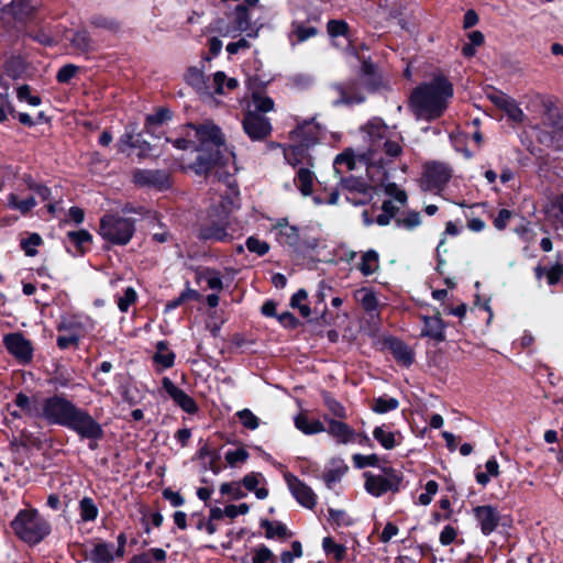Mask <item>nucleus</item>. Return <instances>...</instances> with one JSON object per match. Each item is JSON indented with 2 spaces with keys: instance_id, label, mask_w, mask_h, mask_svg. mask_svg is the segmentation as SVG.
<instances>
[{
  "instance_id": "nucleus-1",
  "label": "nucleus",
  "mask_w": 563,
  "mask_h": 563,
  "mask_svg": "<svg viewBox=\"0 0 563 563\" xmlns=\"http://www.w3.org/2000/svg\"><path fill=\"white\" fill-rule=\"evenodd\" d=\"M217 190L220 192V200L212 207L208 220L201 224L199 239L228 243L238 233L231 213L236 207L239 191L230 179L225 183L219 181Z\"/></svg>"
},
{
  "instance_id": "nucleus-2",
  "label": "nucleus",
  "mask_w": 563,
  "mask_h": 563,
  "mask_svg": "<svg viewBox=\"0 0 563 563\" xmlns=\"http://www.w3.org/2000/svg\"><path fill=\"white\" fill-rule=\"evenodd\" d=\"M186 135L188 137L195 136L199 142V145L196 147L199 154L192 166L199 175L210 173L218 165H228L233 157V154L224 146L220 129L211 122L200 125H188Z\"/></svg>"
},
{
  "instance_id": "nucleus-3",
  "label": "nucleus",
  "mask_w": 563,
  "mask_h": 563,
  "mask_svg": "<svg viewBox=\"0 0 563 563\" xmlns=\"http://www.w3.org/2000/svg\"><path fill=\"white\" fill-rule=\"evenodd\" d=\"M452 96V85L443 76H437L412 91L410 108L418 120L431 121L443 114Z\"/></svg>"
},
{
  "instance_id": "nucleus-4",
  "label": "nucleus",
  "mask_w": 563,
  "mask_h": 563,
  "mask_svg": "<svg viewBox=\"0 0 563 563\" xmlns=\"http://www.w3.org/2000/svg\"><path fill=\"white\" fill-rule=\"evenodd\" d=\"M364 132L369 146L366 152L358 154V158L368 167H383L386 164L383 154L393 158L401 153V146L393 139L391 131L380 119L374 118L368 121Z\"/></svg>"
},
{
  "instance_id": "nucleus-5",
  "label": "nucleus",
  "mask_w": 563,
  "mask_h": 563,
  "mask_svg": "<svg viewBox=\"0 0 563 563\" xmlns=\"http://www.w3.org/2000/svg\"><path fill=\"white\" fill-rule=\"evenodd\" d=\"M320 126L313 120L303 121L289 133L291 144L284 147V157L288 164H311V157L307 150L314 145L320 137Z\"/></svg>"
},
{
  "instance_id": "nucleus-6",
  "label": "nucleus",
  "mask_w": 563,
  "mask_h": 563,
  "mask_svg": "<svg viewBox=\"0 0 563 563\" xmlns=\"http://www.w3.org/2000/svg\"><path fill=\"white\" fill-rule=\"evenodd\" d=\"M15 536L29 544L41 542L49 532L48 522L35 509H22L11 521Z\"/></svg>"
},
{
  "instance_id": "nucleus-7",
  "label": "nucleus",
  "mask_w": 563,
  "mask_h": 563,
  "mask_svg": "<svg viewBox=\"0 0 563 563\" xmlns=\"http://www.w3.org/2000/svg\"><path fill=\"white\" fill-rule=\"evenodd\" d=\"M135 232L134 221L119 214H106L100 220L99 234L114 245L128 244Z\"/></svg>"
},
{
  "instance_id": "nucleus-8",
  "label": "nucleus",
  "mask_w": 563,
  "mask_h": 563,
  "mask_svg": "<svg viewBox=\"0 0 563 563\" xmlns=\"http://www.w3.org/2000/svg\"><path fill=\"white\" fill-rule=\"evenodd\" d=\"M364 478L365 490L374 497H380L387 493H398L404 481L402 474L391 467L385 468L380 474L365 472Z\"/></svg>"
},
{
  "instance_id": "nucleus-9",
  "label": "nucleus",
  "mask_w": 563,
  "mask_h": 563,
  "mask_svg": "<svg viewBox=\"0 0 563 563\" xmlns=\"http://www.w3.org/2000/svg\"><path fill=\"white\" fill-rule=\"evenodd\" d=\"M76 405L60 395L43 398L41 419L51 424L66 427Z\"/></svg>"
},
{
  "instance_id": "nucleus-10",
  "label": "nucleus",
  "mask_w": 563,
  "mask_h": 563,
  "mask_svg": "<svg viewBox=\"0 0 563 563\" xmlns=\"http://www.w3.org/2000/svg\"><path fill=\"white\" fill-rule=\"evenodd\" d=\"M65 428L76 432L82 439L96 441L103 437L101 424L86 410L78 408L77 406Z\"/></svg>"
},
{
  "instance_id": "nucleus-11",
  "label": "nucleus",
  "mask_w": 563,
  "mask_h": 563,
  "mask_svg": "<svg viewBox=\"0 0 563 563\" xmlns=\"http://www.w3.org/2000/svg\"><path fill=\"white\" fill-rule=\"evenodd\" d=\"M3 344L8 352L20 363L27 364L32 361L34 351L32 342L21 332L5 334Z\"/></svg>"
},
{
  "instance_id": "nucleus-12",
  "label": "nucleus",
  "mask_w": 563,
  "mask_h": 563,
  "mask_svg": "<svg viewBox=\"0 0 563 563\" xmlns=\"http://www.w3.org/2000/svg\"><path fill=\"white\" fill-rule=\"evenodd\" d=\"M243 130L252 141H261L271 134L272 125L269 120L251 108L246 109L243 119Z\"/></svg>"
},
{
  "instance_id": "nucleus-13",
  "label": "nucleus",
  "mask_w": 563,
  "mask_h": 563,
  "mask_svg": "<svg viewBox=\"0 0 563 563\" xmlns=\"http://www.w3.org/2000/svg\"><path fill=\"white\" fill-rule=\"evenodd\" d=\"M216 30L222 36L235 37L242 32L251 30V18L245 7L238 5L232 22L224 24L222 21L217 22Z\"/></svg>"
},
{
  "instance_id": "nucleus-14",
  "label": "nucleus",
  "mask_w": 563,
  "mask_h": 563,
  "mask_svg": "<svg viewBox=\"0 0 563 563\" xmlns=\"http://www.w3.org/2000/svg\"><path fill=\"white\" fill-rule=\"evenodd\" d=\"M318 15H309L306 21L294 19L290 23V29L288 32V41L291 46H296L300 43L308 41L311 37H314L318 34V29L309 23L312 21H318Z\"/></svg>"
},
{
  "instance_id": "nucleus-15",
  "label": "nucleus",
  "mask_w": 563,
  "mask_h": 563,
  "mask_svg": "<svg viewBox=\"0 0 563 563\" xmlns=\"http://www.w3.org/2000/svg\"><path fill=\"white\" fill-rule=\"evenodd\" d=\"M487 98L501 111L506 113L509 120L521 123L525 120V113L519 108L515 99L503 91L495 90L487 95Z\"/></svg>"
},
{
  "instance_id": "nucleus-16",
  "label": "nucleus",
  "mask_w": 563,
  "mask_h": 563,
  "mask_svg": "<svg viewBox=\"0 0 563 563\" xmlns=\"http://www.w3.org/2000/svg\"><path fill=\"white\" fill-rule=\"evenodd\" d=\"M285 481L291 495L300 505L309 509L316 506L317 497L309 486L289 473L285 474Z\"/></svg>"
},
{
  "instance_id": "nucleus-17",
  "label": "nucleus",
  "mask_w": 563,
  "mask_h": 563,
  "mask_svg": "<svg viewBox=\"0 0 563 563\" xmlns=\"http://www.w3.org/2000/svg\"><path fill=\"white\" fill-rule=\"evenodd\" d=\"M451 178V168L443 163H430L424 170V186L429 190L442 188Z\"/></svg>"
},
{
  "instance_id": "nucleus-18",
  "label": "nucleus",
  "mask_w": 563,
  "mask_h": 563,
  "mask_svg": "<svg viewBox=\"0 0 563 563\" xmlns=\"http://www.w3.org/2000/svg\"><path fill=\"white\" fill-rule=\"evenodd\" d=\"M332 89L338 95V98L335 100H333V103L335 106H339V104L351 106V104H355V103H361L365 99L357 82H355V81L336 84L332 87Z\"/></svg>"
},
{
  "instance_id": "nucleus-19",
  "label": "nucleus",
  "mask_w": 563,
  "mask_h": 563,
  "mask_svg": "<svg viewBox=\"0 0 563 563\" xmlns=\"http://www.w3.org/2000/svg\"><path fill=\"white\" fill-rule=\"evenodd\" d=\"M162 387L184 411L195 413L198 410L196 401L183 389L178 388L168 377L162 379Z\"/></svg>"
},
{
  "instance_id": "nucleus-20",
  "label": "nucleus",
  "mask_w": 563,
  "mask_h": 563,
  "mask_svg": "<svg viewBox=\"0 0 563 563\" xmlns=\"http://www.w3.org/2000/svg\"><path fill=\"white\" fill-rule=\"evenodd\" d=\"M133 180L139 186L157 189H164L169 186V176L163 170L137 169L133 174Z\"/></svg>"
},
{
  "instance_id": "nucleus-21",
  "label": "nucleus",
  "mask_w": 563,
  "mask_h": 563,
  "mask_svg": "<svg viewBox=\"0 0 563 563\" xmlns=\"http://www.w3.org/2000/svg\"><path fill=\"white\" fill-rule=\"evenodd\" d=\"M327 422L324 432H328L338 443L349 444L356 441L357 433L346 423L324 417Z\"/></svg>"
},
{
  "instance_id": "nucleus-22",
  "label": "nucleus",
  "mask_w": 563,
  "mask_h": 563,
  "mask_svg": "<svg viewBox=\"0 0 563 563\" xmlns=\"http://www.w3.org/2000/svg\"><path fill=\"white\" fill-rule=\"evenodd\" d=\"M474 516L485 536L490 534L497 527L500 520L498 510L489 505L478 506L474 508Z\"/></svg>"
},
{
  "instance_id": "nucleus-23",
  "label": "nucleus",
  "mask_w": 563,
  "mask_h": 563,
  "mask_svg": "<svg viewBox=\"0 0 563 563\" xmlns=\"http://www.w3.org/2000/svg\"><path fill=\"white\" fill-rule=\"evenodd\" d=\"M119 555L115 545L108 542H97L87 552V559L92 563H112Z\"/></svg>"
},
{
  "instance_id": "nucleus-24",
  "label": "nucleus",
  "mask_w": 563,
  "mask_h": 563,
  "mask_svg": "<svg viewBox=\"0 0 563 563\" xmlns=\"http://www.w3.org/2000/svg\"><path fill=\"white\" fill-rule=\"evenodd\" d=\"M423 329L421 336L429 338L435 342H443L445 340V324L439 314L432 317H422Z\"/></svg>"
},
{
  "instance_id": "nucleus-25",
  "label": "nucleus",
  "mask_w": 563,
  "mask_h": 563,
  "mask_svg": "<svg viewBox=\"0 0 563 563\" xmlns=\"http://www.w3.org/2000/svg\"><path fill=\"white\" fill-rule=\"evenodd\" d=\"M186 82L191 86L200 96L211 97L212 90L210 80L206 79L205 74L198 67L188 68L185 75Z\"/></svg>"
},
{
  "instance_id": "nucleus-26",
  "label": "nucleus",
  "mask_w": 563,
  "mask_h": 563,
  "mask_svg": "<svg viewBox=\"0 0 563 563\" xmlns=\"http://www.w3.org/2000/svg\"><path fill=\"white\" fill-rule=\"evenodd\" d=\"M342 186L349 190L346 200L353 205H363L372 197L371 190L355 179H344Z\"/></svg>"
},
{
  "instance_id": "nucleus-27",
  "label": "nucleus",
  "mask_w": 563,
  "mask_h": 563,
  "mask_svg": "<svg viewBox=\"0 0 563 563\" xmlns=\"http://www.w3.org/2000/svg\"><path fill=\"white\" fill-rule=\"evenodd\" d=\"M276 239L280 244L296 246L299 241V231L295 225H290L286 219H280L274 224Z\"/></svg>"
},
{
  "instance_id": "nucleus-28",
  "label": "nucleus",
  "mask_w": 563,
  "mask_h": 563,
  "mask_svg": "<svg viewBox=\"0 0 563 563\" xmlns=\"http://www.w3.org/2000/svg\"><path fill=\"white\" fill-rule=\"evenodd\" d=\"M42 400L43 398L35 396L29 397L20 393L16 395L14 404L21 409L22 415L41 419Z\"/></svg>"
},
{
  "instance_id": "nucleus-29",
  "label": "nucleus",
  "mask_w": 563,
  "mask_h": 563,
  "mask_svg": "<svg viewBox=\"0 0 563 563\" xmlns=\"http://www.w3.org/2000/svg\"><path fill=\"white\" fill-rule=\"evenodd\" d=\"M373 437L385 450H393L398 446L402 440L400 432H394L386 426L376 427L373 430Z\"/></svg>"
},
{
  "instance_id": "nucleus-30",
  "label": "nucleus",
  "mask_w": 563,
  "mask_h": 563,
  "mask_svg": "<svg viewBox=\"0 0 563 563\" xmlns=\"http://www.w3.org/2000/svg\"><path fill=\"white\" fill-rule=\"evenodd\" d=\"M175 353L168 349L165 341H159L156 344V352L153 355V362L157 372H163L170 368L175 363Z\"/></svg>"
},
{
  "instance_id": "nucleus-31",
  "label": "nucleus",
  "mask_w": 563,
  "mask_h": 563,
  "mask_svg": "<svg viewBox=\"0 0 563 563\" xmlns=\"http://www.w3.org/2000/svg\"><path fill=\"white\" fill-rule=\"evenodd\" d=\"M354 296L357 302H360L363 309L366 311V313H368L371 317L378 316L379 303L373 290L369 288H361L355 291Z\"/></svg>"
},
{
  "instance_id": "nucleus-32",
  "label": "nucleus",
  "mask_w": 563,
  "mask_h": 563,
  "mask_svg": "<svg viewBox=\"0 0 563 563\" xmlns=\"http://www.w3.org/2000/svg\"><path fill=\"white\" fill-rule=\"evenodd\" d=\"M303 165V164H301ZM305 165H308L305 163ZM316 176L312 170H310L306 166H300L297 170L295 177V184L303 196H309L312 194V186L314 183Z\"/></svg>"
},
{
  "instance_id": "nucleus-33",
  "label": "nucleus",
  "mask_w": 563,
  "mask_h": 563,
  "mask_svg": "<svg viewBox=\"0 0 563 563\" xmlns=\"http://www.w3.org/2000/svg\"><path fill=\"white\" fill-rule=\"evenodd\" d=\"M238 80L235 78H228L223 71H217L213 74L212 80L210 81L212 95H224L229 91L234 90L238 87Z\"/></svg>"
},
{
  "instance_id": "nucleus-34",
  "label": "nucleus",
  "mask_w": 563,
  "mask_h": 563,
  "mask_svg": "<svg viewBox=\"0 0 563 563\" xmlns=\"http://www.w3.org/2000/svg\"><path fill=\"white\" fill-rule=\"evenodd\" d=\"M388 347L398 363L402 364L404 366H409L412 364L413 353L408 345L398 340H390Z\"/></svg>"
},
{
  "instance_id": "nucleus-35",
  "label": "nucleus",
  "mask_w": 563,
  "mask_h": 563,
  "mask_svg": "<svg viewBox=\"0 0 563 563\" xmlns=\"http://www.w3.org/2000/svg\"><path fill=\"white\" fill-rule=\"evenodd\" d=\"M7 206L8 208L18 210L21 214L25 216L36 206V200L34 197L19 199L18 195L11 192L7 196Z\"/></svg>"
},
{
  "instance_id": "nucleus-36",
  "label": "nucleus",
  "mask_w": 563,
  "mask_h": 563,
  "mask_svg": "<svg viewBox=\"0 0 563 563\" xmlns=\"http://www.w3.org/2000/svg\"><path fill=\"white\" fill-rule=\"evenodd\" d=\"M295 426L305 434H317L324 432L325 427L319 420H310L308 417L299 415L295 419Z\"/></svg>"
},
{
  "instance_id": "nucleus-37",
  "label": "nucleus",
  "mask_w": 563,
  "mask_h": 563,
  "mask_svg": "<svg viewBox=\"0 0 563 563\" xmlns=\"http://www.w3.org/2000/svg\"><path fill=\"white\" fill-rule=\"evenodd\" d=\"M379 268V256L374 250L363 253L358 269L364 276H369Z\"/></svg>"
},
{
  "instance_id": "nucleus-38",
  "label": "nucleus",
  "mask_w": 563,
  "mask_h": 563,
  "mask_svg": "<svg viewBox=\"0 0 563 563\" xmlns=\"http://www.w3.org/2000/svg\"><path fill=\"white\" fill-rule=\"evenodd\" d=\"M65 327L78 332L88 333L95 329L96 322L89 316L75 314L65 323Z\"/></svg>"
},
{
  "instance_id": "nucleus-39",
  "label": "nucleus",
  "mask_w": 563,
  "mask_h": 563,
  "mask_svg": "<svg viewBox=\"0 0 563 563\" xmlns=\"http://www.w3.org/2000/svg\"><path fill=\"white\" fill-rule=\"evenodd\" d=\"M78 511L80 519L84 522L95 521L99 515V509L93 499L90 497H84L82 499H80L78 505Z\"/></svg>"
},
{
  "instance_id": "nucleus-40",
  "label": "nucleus",
  "mask_w": 563,
  "mask_h": 563,
  "mask_svg": "<svg viewBox=\"0 0 563 563\" xmlns=\"http://www.w3.org/2000/svg\"><path fill=\"white\" fill-rule=\"evenodd\" d=\"M485 468L486 472H481L477 468L475 473L476 482L482 486H486L489 483L490 477H497L499 475V464L495 457L487 460Z\"/></svg>"
},
{
  "instance_id": "nucleus-41",
  "label": "nucleus",
  "mask_w": 563,
  "mask_h": 563,
  "mask_svg": "<svg viewBox=\"0 0 563 563\" xmlns=\"http://www.w3.org/2000/svg\"><path fill=\"white\" fill-rule=\"evenodd\" d=\"M255 111L256 113L263 114L269 112L274 109V101L267 96H264L260 92H254L252 96V100L247 104V109Z\"/></svg>"
},
{
  "instance_id": "nucleus-42",
  "label": "nucleus",
  "mask_w": 563,
  "mask_h": 563,
  "mask_svg": "<svg viewBox=\"0 0 563 563\" xmlns=\"http://www.w3.org/2000/svg\"><path fill=\"white\" fill-rule=\"evenodd\" d=\"M322 549L327 555H331L336 562L343 561L346 556V548L343 544L335 543L330 537L322 540Z\"/></svg>"
},
{
  "instance_id": "nucleus-43",
  "label": "nucleus",
  "mask_w": 563,
  "mask_h": 563,
  "mask_svg": "<svg viewBox=\"0 0 563 563\" xmlns=\"http://www.w3.org/2000/svg\"><path fill=\"white\" fill-rule=\"evenodd\" d=\"M265 529V536L268 539L280 538L286 539L289 537L287 527L277 521H264L262 523Z\"/></svg>"
},
{
  "instance_id": "nucleus-44",
  "label": "nucleus",
  "mask_w": 563,
  "mask_h": 563,
  "mask_svg": "<svg viewBox=\"0 0 563 563\" xmlns=\"http://www.w3.org/2000/svg\"><path fill=\"white\" fill-rule=\"evenodd\" d=\"M137 294L131 286L126 287L121 295H117L118 308L121 312H126L131 305L136 301Z\"/></svg>"
},
{
  "instance_id": "nucleus-45",
  "label": "nucleus",
  "mask_w": 563,
  "mask_h": 563,
  "mask_svg": "<svg viewBox=\"0 0 563 563\" xmlns=\"http://www.w3.org/2000/svg\"><path fill=\"white\" fill-rule=\"evenodd\" d=\"M399 402L396 398L382 396L374 400L373 410L377 413H386L388 411L397 409Z\"/></svg>"
},
{
  "instance_id": "nucleus-46",
  "label": "nucleus",
  "mask_w": 563,
  "mask_h": 563,
  "mask_svg": "<svg viewBox=\"0 0 563 563\" xmlns=\"http://www.w3.org/2000/svg\"><path fill=\"white\" fill-rule=\"evenodd\" d=\"M70 42L73 47L80 53H86L91 48V38L86 31L76 32Z\"/></svg>"
},
{
  "instance_id": "nucleus-47",
  "label": "nucleus",
  "mask_w": 563,
  "mask_h": 563,
  "mask_svg": "<svg viewBox=\"0 0 563 563\" xmlns=\"http://www.w3.org/2000/svg\"><path fill=\"white\" fill-rule=\"evenodd\" d=\"M42 244V238L37 233H31L27 238L21 240V249L26 256H34L37 253V246Z\"/></svg>"
},
{
  "instance_id": "nucleus-48",
  "label": "nucleus",
  "mask_w": 563,
  "mask_h": 563,
  "mask_svg": "<svg viewBox=\"0 0 563 563\" xmlns=\"http://www.w3.org/2000/svg\"><path fill=\"white\" fill-rule=\"evenodd\" d=\"M307 297V291L305 289H299L290 299L291 307L297 308L303 318H308L311 313L309 306L302 303Z\"/></svg>"
},
{
  "instance_id": "nucleus-49",
  "label": "nucleus",
  "mask_w": 563,
  "mask_h": 563,
  "mask_svg": "<svg viewBox=\"0 0 563 563\" xmlns=\"http://www.w3.org/2000/svg\"><path fill=\"white\" fill-rule=\"evenodd\" d=\"M224 459L230 466L235 467L249 459V452L243 448L229 450L225 452Z\"/></svg>"
},
{
  "instance_id": "nucleus-50",
  "label": "nucleus",
  "mask_w": 563,
  "mask_h": 563,
  "mask_svg": "<svg viewBox=\"0 0 563 563\" xmlns=\"http://www.w3.org/2000/svg\"><path fill=\"white\" fill-rule=\"evenodd\" d=\"M323 400L333 417L344 419L346 418V410L342 404H340L336 399H334L329 394H323Z\"/></svg>"
},
{
  "instance_id": "nucleus-51",
  "label": "nucleus",
  "mask_w": 563,
  "mask_h": 563,
  "mask_svg": "<svg viewBox=\"0 0 563 563\" xmlns=\"http://www.w3.org/2000/svg\"><path fill=\"white\" fill-rule=\"evenodd\" d=\"M236 416L242 426L249 430H255L260 426V419L250 409H242L236 412Z\"/></svg>"
},
{
  "instance_id": "nucleus-52",
  "label": "nucleus",
  "mask_w": 563,
  "mask_h": 563,
  "mask_svg": "<svg viewBox=\"0 0 563 563\" xmlns=\"http://www.w3.org/2000/svg\"><path fill=\"white\" fill-rule=\"evenodd\" d=\"M421 223L420 214L416 211H410L407 214L396 219V225L407 230H412Z\"/></svg>"
},
{
  "instance_id": "nucleus-53",
  "label": "nucleus",
  "mask_w": 563,
  "mask_h": 563,
  "mask_svg": "<svg viewBox=\"0 0 563 563\" xmlns=\"http://www.w3.org/2000/svg\"><path fill=\"white\" fill-rule=\"evenodd\" d=\"M328 512L330 521L339 527H349L353 523V519L344 510L330 508Z\"/></svg>"
},
{
  "instance_id": "nucleus-54",
  "label": "nucleus",
  "mask_w": 563,
  "mask_h": 563,
  "mask_svg": "<svg viewBox=\"0 0 563 563\" xmlns=\"http://www.w3.org/2000/svg\"><path fill=\"white\" fill-rule=\"evenodd\" d=\"M329 35L332 38L344 36L347 38L349 25L342 20H330L327 25Z\"/></svg>"
},
{
  "instance_id": "nucleus-55",
  "label": "nucleus",
  "mask_w": 563,
  "mask_h": 563,
  "mask_svg": "<svg viewBox=\"0 0 563 563\" xmlns=\"http://www.w3.org/2000/svg\"><path fill=\"white\" fill-rule=\"evenodd\" d=\"M245 245L251 253L263 256L269 251V244L255 236L247 238Z\"/></svg>"
},
{
  "instance_id": "nucleus-56",
  "label": "nucleus",
  "mask_w": 563,
  "mask_h": 563,
  "mask_svg": "<svg viewBox=\"0 0 563 563\" xmlns=\"http://www.w3.org/2000/svg\"><path fill=\"white\" fill-rule=\"evenodd\" d=\"M16 98L21 102H26L32 107H37L41 104V98L37 96L31 95V88L27 85H22L16 88Z\"/></svg>"
},
{
  "instance_id": "nucleus-57",
  "label": "nucleus",
  "mask_w": 563,
  "mask_h": 563,
  "mask_svg": "<svg viewBox=\"0 0 563 563\" xmlns=\"http://www.w3.org/2000/svg\"><path fill=\"white\" fill-rule=\"evenodd\" d=\"M342 166H345L347 170H351L355 167V158L352 152L346 151L335 157L333 163L334 169L340 173Z\"/></svg>"
},
{
  "instance_id": "nucleus-58",
  "label": "nucleus",
  "mask_w": 563,
  "mask_h": 563,
  "mask_svg": "<svg viewBox=\"0 0 563 563\" xmlns=\"http://www.w3.org/2000/svg\"><path fill=\"white\" fill-rule=\"evenodd\" d=\"M273 552L265 545H260L253 551L252 563H274Z\"/></svg>"
},
{
  "instance_id": "nucleus-59",
  "label": "nucleus",
  "mask_w": 563,
  "mask_h": 563,
  "mask_svg": "<svg viewBox=\"0 0 563 563\" xmlns=\"http://www.w3.org/2000/svg\"><path fill=\"white\" fill-rule=\"evenodd\" d=\"M439 485L435 481L427 482L424 486V493L418 497V503L422 506H427L432 501L433 496L438 493Z\"/></svg>"
},
{
  "instance_id": "nucleus-60",
  "label": "nucleus",
  "mask_w": 563,
  "mask_h": 563,
  "mask_svg": "<svg viewBox=\"0 0 563 563\" xmlns=\"http://www.w3.org/2000/svg\"><path fill=\"white\" fill-rule=\"evenodd\" d=\"M67 236L78 250H81L85 244L90 243L92 239L91 234L86 230L68 232Z\"/></svg>"
},
{
  "instance_id": "nucleus-61",
  "label": "nucleus",
  "mask_w": 563,
  "mask_h": 563,
  "mask_svg": "<svg viewBox=\"0 0 563 563\" xmlns=\"http://www.w3.org/2000/svg\"><path fill=\"white\" fill-rule=\"evenodd\" d=\"M354 466L357 468H364L367 466H376L378 464V456L376 454L363 455L354 454L352 456Z\"/></svg>"
},
{
  "instance_id": "nucleus-62",
  "label": "nucleus",
  "mask_w": 563,
  "mask_h": 563,
  "mask_svg": "<svg viewBox=\"0 0 563 563\" xmlns=\"http://www.w3.org/2000/svg\"><path fill=\"white\" fill-rule=\"evenodd\" d=\"M302 556V547L299 541L291 543V551H284L280 555L282 563H291L295 559Z\"/></svg>"
},
{
  "instance_id": "nucleus-63",
  "label": "nucleus",
  "mask_w": 563,
  "mask_h": 563,
  "mask_svg": "<svg viewBox=\"0 0 563 563\" xmlns=\"http://www.w3.org/2000/svg\"><path fill=\"white\" fill-rule=\"evenodd\" d=\"M77 71L78 67L76 65L67 64L58 70L56 78L58 82L66 84L70 81V79L77 74Z\"/></svg>"
},
{
  "instance_id": "nucleus-64",
  "label": "nucleus",
  "mask_w": 563,
  "mask_h": 563,
  "mask_svg": "<svg viewBox=\"0 0 563 563\" xmlns=\"http://www.w3.org/2000/svg\"><path fill=\"white\" fill-rule=\"evenodd\" d=\"M547 211L553 213L555 217H563V192L551 199Z\"/></svg>"
}]
</instances>
